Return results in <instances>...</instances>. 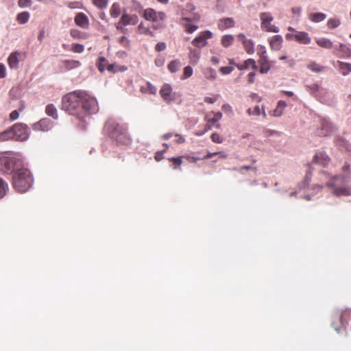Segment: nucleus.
Here are the masks:
<instances>
[{
    "mask_svg": "<svg viewBox=\"0 0 351 351\" xmlns=\"http://www.w3.org/2000/svg\"><path fill=\"white\" fill-rule=\"evenodd\" d=\"M70 34L74 39L85 40L89 38L88 34L75 29H71Z\"/></svg>",
    "mask_w": 351,
    "mask_h": 351,
    "instance_id": "obj_26",
    "label": "nucleus"
},
{
    "mask_svg": "<svg viewBox=\"0 0 351 351\" xmlns=\"http://www.w3.org/2000/svg\"><path fill=\"white\" fill-rule=\"evenodd\" d=\"M22 166H23V160L19 157L0 156V171L3 173H14L16 169Z\"/></svg>",
    "mask_w": 351,
    "mask_h": 351,
    "instance_id": "obj_5",
    "label": "nucleus"
},
{
    "mask_svg": "<svg viewBox=\"0 0 351 351\" xmlns=\"http://www.w3.org/2000/svg\"><path fill=\"white\" fill-rule=\"evenodd\" d=\"M19 53L17 51L12 52L8 58V64L11 69H16L19 67Z\"/></svg>",
    "mask_w": 351,
    "mask_h": 351,
    "instance_id": "obj_22",
    "label": "nucleus"
},
{
    "mask_svg": "<svg viewBox=\"0 0 351 351\" xmlns=\"http://www.w3.org/2000/svg\"><path fill=\"white\" fill-rule=\"evenodd\" d=\"M166 49V44L163 42L158 43L155 47V50L158 52L164 51Z\"/></svg>",
    "mask_w": 351,
    "mask_h": 351,
    "instance_id": "obj_57",
    "label": "nucleus"
},
{
    "mask_svg": "<svg viewBox=\"0 0 351 351\" xmlns=\"http://www.w3.org/2000/svg\"><path fill=\"white\" fill-rule=\"evenodd\" d=\"M75 53H82L84 50V47L83 45L74 43L72 45V49Z\"/></svg>",
    "mask_w": 351,
    "mask_h": 351,
    "instance_id": "obj_50",
    "label": "nucleus"
},
{
    "mask_svg": "<svg viewBox=\"0 0 351 351\" xmlns=\"http://www.w3.org/2000/svg\"><path fill=\"white\" fill-rule=\"evenodd\" d=\"M326 18V15L322 12L311 13L308 15V19L314 23L323 21Z\"/></svg>",
    "mask_w": 351,
    "mask_h": 351,
    "instance_id": "obj_30",
    "label": "nucleus"
},
{
    "mask_svg": "<svg viewBox=\"0 0 351 351\" xmlns=\"http://www.w3.org/2000/svg\"><path fill=\"white\" fill-rule=\"evenodd\" d=\"M213 114V117L211 118H206V121H208L213 125L215 123H217L222 117V114L219 112H212Z\"/></svg>",
    "mask_w": 351,
    "mask_h": 351,
    "instance_id": "obj_43",
    "label": "nucleus"
},
{
    "mask_svg": "<svg viewBox=\"0 0 351 351\" xmlns=\"http://www.w3.org/2000/svg\"><path fill=\"white\" fill-rule=\"evenodd\" d=\"M159 94L167 103H170L175 99V93L173 92L172 87L169 84H163L159 90Z\"/></svg>",
    "mask_w": 351,
    "mask_h": 351,
    "instance_id": "obj_13",
    "label": "nucleus"
},
{
    "mask_svg": "<svg viewBox=\"0 0 351 351\" xmlns=\"http://www.w3.org/2000/svg\"><path fill=\"white\" fill-rule=\"evenodd\" d=\"M219 98V95H215L213 97H206L204 98V101L208 104H213L215 103Z\"/></svg>",
    "mask_w": 351,
    "mask_h": 351,
    "instance_id": "obj_58",
    "label": "nucleus"
},
{
    "mask_svg": "<svg viewBox=\"0 0 351 351\" xmlns=\"http://www.w3.org/2000/svg\"><path fill=\"white\" fill-rule=\"evenodd\" d=\"M62 110L84 121L89 114L96 113L99 107L95 97L86 91L76 90L62 97Z\"/></svg>",
    "mask_w": 351,
    "mask_h": 351,
    "instance_id": "obj_1",
    "label": "nucleus"
},
{
    "mask_svg": "<svg viewBox=\"0 0 351 351\" xmlns=\"http://www.w3.org/2000/svg\"><path fill=\"white\" fill-rule=\"evenodd\" d=\"M119 43L123 46H127L129 44V40H128L127 37L121 36V38H120Z\"/></svg>",
    "mask_w": 351,
    "mask_h": 351,
    "instance_id": "obj_64",
    "label": "nucleus"
},
{
    "mask_svg": "<svg viewBox=\"0 0 351 351\" xmlns=\"http://www.w3.org/2000/svg\"><path fill=\"white\" fill-rule=\"evenodd\" d=\"M339 69L342 75H347L351 72V64L346 63L341 61H337Z\"/></svg>",
    "mask_w": 351,
    "mask_h": 351,
    "instance_id": "obj_31",
    "label": "nucleus"
},
{
    "mask_svg": "<svg viewBox=\"0 0 351 351\" xmlns=\"http://www.w3.org/2000/svg\"><path fill=\"white\" fill-rule=\"evenodd\" d=\"M236 66L239 70L241 71L248 69L249 68H252L255 70L258 68L257 65L256 64L255 60L252 58L246 60L242 64H237Z\"/></svg>",
    "mask_w": 351,
    "mask_h": 351,
    "instance_id": "obj_21",
    "label": "nucleus"
},
{
    "mask_svg": "<svg viewBox=\"0 0 351 351\" xmlns=\"http://www.w3.org/2000/svg\"><path fill=\"white\" fill-rule=\"evenodd\" d=\"M307 67L314 73H322L326 71V67L317 64L315 62H311Z\"/></svg>",
    "mask_w": 351,
    "mask_h": 351,
    "instance_id": "obj_33",
    "label": "nucleus"
},
{
    "mask_svg": "<svg viewBox=\"0 0 351 351\" xmlns=\"http://www.w3.org/2000/svg\"><path fill=\"white\" fill-rule=\"evenodd\" d=\"M30 14L28 12H22L17 14L16 21L19 24H25L29 19Z\"/></svg>",
    "mask_w": 351,
    "mask_h": 351,
    "instance_id": "obj_36",
    "label": "nucleus"
},
{
    "mask_svg": "<svg viewBox=\"0 0 351 351\" xmlns=\"http://www.w3.org/2000/svg\"><path fill=\"white\" fill-rule=\"evenodd\" d=\"M287 39H294L302 44H308L311 42V38L304 32H299L295 34H287Z\"/></svg>",
    "mask_w": 351,
    "mask_h": 351,
    "instance_id": "obj_16",
    "label": "nucleus"
},
{
    "mask_svg": "<svg viewBox=\"0 0 351 351\" xmlns=\"http://www.w3.org/2000/svg\"><path fill=\"white\" fill-rule=\"evenodd\" d=\"M45 113L48 116L52 117L54 119H58V113L57 108L52 104H49L47 105V106L45 108Z\"/></svg>",
    "mask_w": 351,
    "mask_h": 351,
    "instance_id": "obj_27",
    "label": "nucleus"
},
{
    "mask_svg": "<svg viewBox=\"0 0 351 351\" xmlns=\"http://www.w3.org/2000/svg\"><path fill=\"white\" fill-rule=\"evenodd\" d=\"M317 44L325 49H331L333 47L332 41L326 38H321L317 40Z\"/></svg>",
    "mask_w": 351,
    "mask_h": 351,
    "instance_id": "obj_32",
    "label": "nucleus"
},
{
    "mask_svg": "<svg viewBox=\"0 0 351 351\" xmlns=\"http://www.w3.org/2000/svg\"><path fill=\"white\" fill-rule=\"evenodd\" d=\"M285 107V104L283 101H278L277 107L272 112V115L274 117L280 116L283 112Z\"/></svg>",
    "mask_w": 351,
    "mask_h": 351,
    "instance_id": "obj_40",
    "label": "nucleus"
},
{
    "mask_svg": "<svg viewBox=\"0 0 351 351\" xmlns=\"http://www.w3.org/2000/svg\"><path fill=\"white\" fill-rule=\"evenodd\" d=\"M18 5L21 8L30 7L32 5L31 0H19Z\"/></svg>",
    "mask_w": 351,
    "mask_h": 351,
    "instance_id": "obj_54",
    "label": "nucleus"
},
{
    "mask_svg": "<svg viewBox=\"0 0 351 351\" xmlns=\"http://www.w3.org/2000/svg\"><path fill=\"white\" fill-rule=\"evenodd\" d=\"M7 187L8 184L0 178V199L5 195Z\"/></svg>",
    "mask_w": 351,
    "mask_h": 351,
    "instance_id": "obj_49",
    "label": "nucleus"
},
{
    "mask_svg": "<svg viewBox=\"0 0 351 351\" xmlns=\"http://www.w3.org/2000/svg\"><path fill=\"white\" fill-rule=\"evenodd\" d=\"M233 169L235 171H238L241 173L242 172L243 170H252V171H254V172H256L257 171V169L255 167L245 166V165L241 166L238 169L234 168Z\"/></svg>",
    "mask_w": 351,
    "mask_h": 351,
    "instance_id": "obj_53",
    "label": "nucleus"
},
{
    "mask_svg": "<svg viewBox=\"0 0 351 351\" xmlns=\"http://www.w3.org/2000/svg\"><path fill=\"white\" fill-rule=\"evenodd\" d=\"M234 25V20L230 17L222 18L219 19L217 23V27L221 31L233 27Z\"/></svg>",
    "mask_w": 351,
    "mask_h": 351,
    "instance_id": "obj_18",
    "label": "nucleus"
},
{
    "mask_svg": "<svg viewBox=\"0 0 351 351\" xmlns=\"http://www.w3.org/2000/svg\"><path fill=\"white\" fill-rule=\"evenodd\" d=\"M193 69L190 66H186L184 68L183 74L182 76V80H186L189 77H190L193 75Z\"/></svg>",
    "mask_w": 351,
    "mask_h": 351,
    "instance_id": "obj_47",
    "label": "nucleus"
},
{
    "mask_svg": "<svg viewBox=\"0 0 351 351\" xmlns=\"http://www.w3.org/2000/svg\"><path fill=\"white\" fill-rule=\"evenodd\" d=\"M180 66V61L178 60H175L171 61L169 63L167 68L171 73H173L177 72L179 70Z\"/></svg>",
    "mask_w": 351,
    "mask_h": 351,
    "instance_id": "obj_38",
    "label": "nucleus"
},
{
    "mask_svg": "<svg viewBox=\"0 0 351 351\" xmlns=\"http://www.w3.org/2000/svg\"><path fill=\"white\" fill-rule=\"evenodd\" d=\"M138 21V18L136 14H123L119 23L117 25V29H120L121 32H123V29L121 26H125V25H136Z\"/></svg>",
    "mask_w": 351,
    "mask_h": 351,
    "instance_id": "obj_11",
    "label": "nucleus"
},
{
    "mask_svg": "<svg viewBox=\"0 0 351 351\" xmlns=\"http://www.w3.org/2000/svg\"><path fill=\"white\" fill-rule=\"evenodd\" d=\"M169 160L178 167L182 164V157L171 158Z\"/></svg>",
    "mask_w": 351,
    "mask_h": 351,
    "instance_id": "obj_61",
    "label": "nucleus"
},
{
    "mask_svg": "<svg viewBox=\"0 0 351 351\" xmlns=\"http://www.w3.org/2000/svg\"><path fill=\"white\" fill-rule=\"evenodd\" d=\"M330 158L325 153H319L314 156L313 163L320 165L322 167L328 165Z\"/></svg>",
    "mask_w": 351,
    "mask_h": 351,
    "instance_id": "obj_19",
    "label": "nucleus"
},
{
    "mask_svg": "<svg viewBox=\"0 0 351 351\" xmlns=\"http://www.w3.org/2000/svg\"><path fill=\"white\" fill-rule=\"evenodd\" d=\"M204 77L210 80H213L217 77V73L215 69L212 68L206 69L204 72Z\"/></svg>",
    "mask_w": 351,
    "mask_h": 351,
    "instance_id": "obj_42",
    "label": "nucleus"
},
{
    "mask_svg": "<svg viewBox=\"0 0 351 351\" xmlns=\"http://www.w3.org/2000/svg\"><path fill=\"white\" fill-rule=\"evenodd\" d=\"M213 37V33L206 30L202 32L192 40V45L197 48H202L208 43V40Z\"/></svg>",
    "mask_w": 351,
    "mask_h": 351,
    "instance_id": "obj_10",
    "label": "nucleus"
},
{
    "mask_svg": "<svg viewBox=\"0 0 351 351\" xmlns=\"http://www.w3.org/2000/svg\"><path fill=\"white\" fill-rule=\"evenodd\" d=\"M334 130L332 124L326 119L321 122L320 129L317 130V135L326 136L330 135Z\"/></svg>",
    "mask_w": 351,
    "mask_h": 351,
    "instance_id": "obj_15",
    "label": "nucleus"
},
{
    "mask_svg": "<svg viewBox=\"0 0 351 351\" xmlns=\"http://www.w3.org/2000/svg\"><path fill=\"white\" fill-rule=\"evenodd\" d=\"M335 48L341 51L347 57L351 56V49L343 43H340L338 46L336 45Z\"/></svg>",
    "mask_w": 351,
    "mask_h": 351,
    "instance_id": "obj_41",
    "label": "nucleus"
},
{
    "mask_svg": "<svg viewBox=\"0 0 351 351\" xmlns=\"http://www.w3.org/2000/svg\"><path fill=\"white\" fill-rule=\"evenodd\" d=\"M210 138L213 142L216 143H221L223 142L222 138L217 133H213L211 134Z\"/></svg>",
    "mask_w": 351,
    "mask_h": 351,
    "instance_id": "obj_51",
    "label": "nucleus"
},
{
    "mask_svg": "<svg viewBox=\"0 0 351 351\" xmlns=\"http://www.w3.org/2000/svg\"><path fill=\"white\" fill-rule=\"evenodd\" d=\"M66 70H71L79 67L81 63L78 60H66L62 62Z\"/></svg>",
    "mask_w": 351,
    "mask_h": 351,
    "instance_id": "obj_29",
    "label": "nucleus"
},
{
    "mask_svg": "<svg viewBox=\"0 0 351 351\" xmlns=\"http://www.w3.org/2000/svg\"><path fill=\"white\" fill-rule=\"evenodd\" d=\"M260 19L261 21V27L263 30L270 32H278V28L271 24L274 18L270 12H261L260 14Z\"/></svg>",
    "mask_w": 351,
    "mask_h": 351,
    "instance_id": "obj_8",
    "label": "nucleus"
},
{
    "mask_svg": "<svg viewBox=\"0 0 351 351\" xmlns=\"http://www.w3.org/2000/svg\"><path fill=\"white\" fill-rule=\"evenodd\" d=\"M233 70L234 69L232 66H222L220 68L219 71L223 75H228L230 74Z\"/></svg>",
    "mask_w": 351,
    "mask_h": 351,
    "instance_id": "obj_55",
    "label": "nucleus"
},
{
    "mask_svg": "<svg viewBox=\"0 0 351 351\" xmlns=\"http://www.w3.org/2000/svg\"><path fill=\"white\" fill-rule=\"evenodd\" d=\"M216 155H219V157L221 158H223V159H225L227 158V155L225 152H213V153H210V152H208L205 156H204V158L205 159H210L212 157H213L214 156H216Z\"/></svg>",
    "mask_w": 351,
    "mask_h": 351,
    "instance_id": "obj_48",
    "label": "nucleus"
},
{
    "mask_svg": "<svg viewBox=\"0 0 351 351\" xmlns=\"http://www.w3.org/2000/svg\"><path fill=\"white\" fill-rule=\"evenodd\" d=\"M188 56L189 59V62L193 65H195L199 62L200 58V52L195 49L189 48Z\"/></svg>",
    "mask_w": 351,
    "mask_h": 351,
    "instance_id": "obj_23",
    "label": "nucleus"
},
{
    "mask_svg": "<svg viewBox=\"0 0 351 351\" xmlns=\"http://www.w3.org/2000/svg\"><path fill=\"white\" fill-rule=\"evenodd\" d=\"M183 21H185L186 23L183 24V27L184 28V30L188 34H192L195 31H196L198 28V27L195 25H191L190 23L191 21V19L188 17H184L182 19Z\"/></svg>",
    "mask_w": 351,
    "mask_h": 351,
    "instance_id": "obj_24",
    "label": "nucleus"
},
{
    "mask_svg": "<svg viewBox=\"0 0 351 351\" xmlns=\"http://www.w3.org/2000/svg\"><path fill=\"white\" fill-rule=\"evenodd\" d=\"M247 113L250 115H251V114L259 115L261 114V110L258 106H256L254 109V111H252L251 108H249L247 110Z\"/></svg>",
    "mask_w": 351,
    "mask_h": 351,
    "instance_id": "obj_60",
    "label": "nucleus"
},
{
    "mask_svg": "<svg viewBox=\"0 0 351 351\" xmlns=\"http://www.w3.org/2000/svg\"><path fill=\"white\" fill-rule=\"evenodd\" d=\"M234 38L232 35H225L221 38V45L224 47H228L232 45Z\"/></svg>",
    "mask_w": 351,
    "mask_h": 351,
    "instance_id": "obj_39",
    "label": "nucleus"
},
{
    "mask_svg": "<svg viewBox=\"0 0 351 351\" xmlns=\"http://www.w3.org/2000/svg\"><path fill=\"white\" fill-rule=\"evenodd\" d=\"M33 183V178L30 171L24 167L16 169L12 176V185L16 191L24 193L28 191Z\"/></svg>",
    "mask_w": 351,
    "mask_h": 351,
    "instance_id": "obj_3",
    "label": "nucleus"
},
{
    "mask_svg": "<svg viewBox=\"0 0 351 351\" xmlns=\"http://www.w3.org/2000/svg\"><path fill=\"white\" fill-rule=\"evenodd\" d=\"M311 177H312V172H311V169H308L306 171V174L304 177V180L302 182L299 183L298 188L301 190V189L306 187L309 184V183L311 180Z\"/></svg>",
    "mask_w": 351,
    "mask_h": 351,
    "instance_id": "obj_35",
    "label": "nucleus"
},
{
    "mask_svg": "<svg viewBox=\"0 0 351 351\" xmlns=\"http://www.w3.org/2000/svg\"><path fill=\"white\" fill-rule=\"evenodd\" d=\"M8 140H14L13 132L11 128L0 133V141Z\"/></svg>",
    "mask_w": 351,
    "mask_h": 351,
    "instance_id": "obj_34",
    "label": "nucleus"
},
{
    "mask_svg": "<svg viewBox=\"0 0 351 351\" xmlns=\"http://www.w3.org/2000/svg\"><path fill=\"white\" fill-rule=\"evenodd\" d=\"M5 66L3 64H0V78L5 77Z\"/></svg>",
    "mask_w": 351,
    "mask_h": 351,
    "instance_id": "obj_63",
    "label": "nucleus"
},
{
    "mask_svg": "<svg viewBox=\"0 0 351 351\" xmlns=\"http://www.w3.org/2000/svg\"><path fill=\"white\" fill-rule=\"evenodd\" d=\"M138 31L139 34H141L149 35L151 36H154L153 32L152 31H150L147 27H145L143 23H141L138 26Z\"/></svg>",
    "mask_w": 351,
    "mask_h": 351,
    "instance_id": "obj_46",
    "label": "nucleus"
},
{
    "mask_svg": "<svg viewBox=\"0 0 351 351\" xmlns=\"http://www.w3.org/2000/svg\"><path fill=\"white\" fill-rule=\"evenodd\" d=\"M19 117V110H13L10 114V119L11 121H15Z\"/></svg>",
    "mask_w": 351,
    "mask_h": 351,
    "instance_id": "obj_59",
    "label": "nucleus"
},
{
    "mask_svg": "<svg viewBox=\"0 0 351 351\" xmlns=\"http://www.w3.org/2000/svg\"><path fill=\"white\" fill-rule=\"evenodd\" d=\"M53 127V121L48 118H43L32 125L33 130L41 132H48L51 130Z\"/></svg>",
    "mask_w": 351,
    "mask_h": 351,
    "instance_id": "obj_12",
    "label": "nucleus"
},
{
    "mask_svg": "<svg viewBox=\"0 0 351 351\" xmlns=\"http://www.w3.org/2000/svg\"><path fill=\"white\" fill-rule=\"evenodd\" d=\"M341 24L339 19H330L327 22L328 28L333 29L339 27Z\"/></svg>",
    "mask_w": 351,
    "mask_h": 351,
    "instance_id": "obj_45",
    "label": "nucleus"
},
{
    "mask_svg": "<svg viewBox=\"0 0 351 351\" xmlns=\"http://www.w3.org/2000/svg\"><path fill=\"white\" fill-rule=\"evenodd\" d=\"M14 140L16 141H25L28 139L30 134L29 127L23 123H16L12 127Z\"/></svg>",
    "mask_w": 351,
    "mask_h": 351,
    "instance_id": "obj_6",
    "label": "nucleus"
},
{
    "mask_svg": "<svg viewBox=\"0 0 351 351\" xmlns=\"http://www.w3.org/2000/svg\"><path fill=\"white\" fill-rule=\"evenodd\" d=\"M106 62V59L104 57H100L99 58V63H98V69L103 72L105 70L104 63Z\"/></svg>",
    "mask_w": 351,
    "mask_h": 351,
    "instance_id": "obj_56",
    "label": "nucleus"
},
{
    "mask_svg": "<svg viewBox=\"0 0 351 351\" xmlns=\"http://www.w3.org/2000/svg\"><path fill=\"white\" fill-rule=\"evenodd\" d=\"M75 23L85 29L89 27V20L87 16L83 12L77 13L74 19Z\"/></svg>",
    "mask_w": 351,
    "mask_h": 351,
    "instance_id": "obj_17",
    "label": "nucleus"
},
{
    "mask_svg": "<svg viewBox=\"0 0 351 351\" xmlns=\"http://www.w3.org/2000/svg\"><path fill=\"white\" fill-rule=\"evenodd\" d=\"M264 53H265V52H264L263 53V55L261 56L260 60H259V63L261 65L260 72L261 73H267L270 69L269 62L268 60L267 59L266 56L264 55Z\"/></svg>",
    "mask_w": 351,
    "mask_h": 351,
    "instance_id": "obj_25",
    "label": "nucleus"
},
{
    "mask_svg": "<svg viewBox=\"0 0 351 351\" xmlns=\"http://www.w3.org/2000/svg\"><path fill=\"white\" fill-rule=\"evenodd\" d=\"M165 145L166 147L165 149L160 151V152H157L155 154L154 158L158 162H159L163 159V154L166 152L167 149L168 148L167 145L165 144Z\"/></svg>",
    "mask_w": 351,
    "mask_h": 351,
    "instance_id": "obj_52",
    "label": "nucleus"
},
{
    "mask_svg": "<svg viewBox=\"0 0 351 351\" xmlns=\"http://www.w3.org/2000/svg\"><path fill=\"white\" fill-rule=\"evenodd\" d=\"M92 3L99 9H104L108 5V0H92Z\"/></svg>",
    "mask_w": 351,
    "mask_h": 351,
    "instance_id": "obj_44",
    "label": "nucleus"
},
{
    "mask_svg": "<svg viewBox=\"0 0 351 351\" xmlns=\"http://www.w3.org/2000/svg\"><path fill=\"white\" fill-rule=\"evenodd\" d=\"M349 182V176H336L327 183V186L333 189V193L337 196H348L351 195V191L345 184Z\"/></svg>",
    "mask_w": 351,
    "mask_h": 351,
    "instance_id": "obj_4",
    "label": "nucleus"
},
{
    "mask_svg": "<svg viewBox=\"0 0 351 351\" xmlns=\"http://www.w3.org/2000/svg\"><path fill=\"white\" fill-rule=\"evenodd\" d=\"M282 43L283 38L280 35L273 36L269 40L270 47H271L272 49L276 51H278L280 49V48L282 46Z\"/></svg>",
    "mask_w": 351,
    "mask_h": 351,
    "instance_id": "obj_20",
    "label": "nucleus"
},
{
    "mask_svg": "<svg viewBox=\"0 0 351 351\" xmlns=\"http://www.w3.org/2000/svg\"><path fill=\"white\" fill-rule=\"evenodd\" d=\"M238 40L243 44V48L247 53L252 54L254 53V43L251 39H248L243 34H239Z\"/></svg>",
    "mask_w": 351,
    "mask_h": 351,
    "instance_id": "obj_14",
    "label": "nucleus"
},
{
    "mask_svg": "<svg viewBox=\"0 0 351 351\" xmlns=\"http://www.w3.org/2000/svg\"><path fill=\"white\" fill-rule=\"evenodd\" d=\"M350 311L346 308L345 310L343 309H337L333 311L332 313V318H337V321L333 320L331 326L334 328L335 331L337 332H340L341 328L345 326L346 321L344 320V317L347 316L350 314Z\"/></svg>",
    "mask_w": 351,
    "mask_h": 351,
    "instance_id": "obj_7",
    "label": "nucleus"
},
{
    "mask_svg": "<svg viewBox=\"0 0 351 351\" xmlns=\"http://www.w3.org/2000/svg\"><path fill=\"white\" fill-rule=\"evenodd\" d=\"M141 91L145 94L156 95L157 89L150 82H147L141 87Z\"/></svg>",
    "mask_w": 351,
    "mask_h": 351,
    "instance_id": "obj_28",
    "label": "nucleus"
},
{
    "mask_svg": "<svg viewBox=\"0 0 351 351\" xmlns=\"http://www.w3.org/2000/svg\"><path fill=\"white\" fill-rule=\"evenodd\" d=\"M110 16L112 18H117L121 14L120 5L118 3H114L110 10Z\"/></svg>",
    "mask_w": 351,
    "mask_h": 351,
    "instance_id": "obj_37",
    "label": "nucleus"
},
{
    "mask_svg": "<svg viewBox=\"0 0 351 351\" xmlns=\"http://www.w3.org/2000/svg\"><path fill=\"white\" fill-rule=\"evenodd\" d=\"M165 14L162 12H156L152 8L145 9L143 12V17L147 21L153 23L163 21L165 19Z\"/></svg>",
    "mask_w": 351,
    "mask_h": 351,
    "instance_id": "obj_9",
    "label": "nucleus"
},
{
    "mask_svg": "<svg viewBox=\"0 0 351 351\" xmlns=\"http://www.w3.org/2000/svg\"><path fill=\"white\" fill-rule=\"evenodd\" d=\"M104 132L117 143L128 145L131 138L128 132V126L113 119H109L104 125Z\"/></svg>",
    "mask_w": 351,
    "mask_h": 351,
    "instance_id": "obj_2",
    "label": "nucleus"
},
{
    "mask_svg": "<svg viewBox=\"0 0 351 351\" xmlns=\"http://www.w3.org/2000/svg\"><path fill=\"white\" fill-rule=\"evenodd\" d=\"M256 73L254 72H251L247 75V81L249 84H252L254 82Z\"/></svg>",
    "mask_w": 351,
    "mask_h": 351,
    "instance_id": "obj_62",
    "label": "nucleus"
}]
</instances>
